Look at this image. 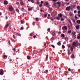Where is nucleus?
Listing matches in <instances>:
<instances>
[{
	"label": "nucleus",
	"mask_w": 80,
	"mask_h": 80,
	"mask_svg": "<svg viewBox=\"0 0 80 80\" xmlns=\"http://www.w3.org/2000/svg\"><path fill=\"white\" fill-rule=\"evenodd\" d=\"M4 73V71L2 69H1L0 70V75H3Z\"/></svg>",
	"instance_id": "obj_1"
},
{
	"label": "nucleus",
	"mask_w": 80,
	"mask_h": 80,
	"mask_svg": "<svg viewBox=\"0 0 80 80\" xmlns=\"http://www.w3.org/2000/svg\"><path fill=\"white\" fill-rule=\"evenodd\" d=\"M9 11H13V7H12V6L11 5L9 6Z\"/></svg>",
	"instance_id": "obj_2"
},
{
	"label": "nucleus",
	"mask_w": 80,
	"mask_h": 80,
	"mask_svg": "<svg viewBox=\"0 0 80 80\" xmlns=\"http://www.w3.org/2000/svg\"><path fill=\"white\" fill-rule=\"evenodd\" d=\"M19 9H20V10L22 12H26V10L24 9L23 8H19Z\"/></svg>",
	"instance_id": "obj_3"
},
{
	"label": "nucleus",
	"mask_w": 80,
	"mask_h": 80,
	"mask_svg": "<svg viewBox=\"0 0 80 80\" xmlns=\"http://www.w3.org/2000/svg\"><path fill=\"white\" fill-rule=\"evenodd\" d=\"M62 29L63 30H67L68 28L66 26H64L63 27H62Z\"/></svg>",
	"instance_id": "obj_4"
},
{
	"label": "nucleus",
	"mask_w": 80,
	"mask_h": 80,
	"mask_svg": "<svg viewBox=\"0 0 80 80\" xmlns=\"http://www.w3.org/2000/svg\"><path fill=\"white\" fill-rule=\"evenodd\" d=\"M77 44L75 42H73L72 43V46L73 47H77Z\"/></svg>",
	"instance_id": "obj_5"
},
{
	"label": "nucleus",
	"mask_w": 80,
	"mask_h": 80,
	"mask_svg": "<svg viewBox=\"0 0 80 80\" xmlns=\"http://www.w3.org/2000/svg\"><path fill=\"white\" fill-rule=\"evenodd\" d=\"M70 9H71V7L70 6H68L66 8V10L67 11H70Z\"/></svg>",
	"instance_id": "obj_6"
},
{
	"label": "nucleus",
	"mask_w": 80,
	"mask_h": 80,
	"mask_svg": "<svg viewBox=\"0 0 80 80\" xmlns=\"http://www.w3.org/2000/svg\"><path fill=\"white\" fill-rule=\"evenodd\" d=\"M68 55H70V54L72 53L70 52V49H68Z\"/></svg>",
	"instance_id": "obj_7"
},
{
	"label": "nucleus",
	"mask_w": 80,
	"mask_h": 80,
	"mask_svg": "<svg viewBox=\"0 0 80 80\" xmlns=\"http://www.w3.org/2000/svg\"><path fill=\"white\" fill-rule=\"evenodd\" d=\"M8 3V2L7 1H5L4 2V5H7Z\"/></svg>",
	"instance_id": "obj_8"
},
{
	"label": "nucleus",
	"mask_w": 80,
	"mask_h": 80,
	"mask_svg": "<svg viewBox=\"0 0 80 80\" xmlns=\"http://www.w3.org/2000/svg\"><path fill=\"white\" fill-rule=\"evenodd\" d=\"M44 5L45 6H48V3L46 2L44 3Z\"/></svg>",
	"instance_id": "obj_9"
},
{
	"label": "nucleus",
	"mask_w": 80,
	"mask_h": 80,
	"mask_svg": "<svg viewBox=\"0 0 80 80\" xmlns=\"http://www.w3.org/2000/svg\"><path fill=\"white\" fill-rule=\"evenodd\" d=\"M33 10V8L31 7V8H28V10L29 11H31V10Z\"/></svg>",
	"instance_id": "obj_10"
},
{
	"label": "nucleus",
	"mask_w": 80,
	"mask_h": 80,
	"mask_svg": "<svg viewBox=\"0 0 80 80\" xmlns=\"http://www.w3.org/2000/svg\"><path fill=\"white\" fill-rule=\"evenodd\" d=\"M76 29L78 30V29H79V28H80V26L79 25H77L76 26Z\"/></svg>",
	"instance_id": "obj_11"
},
{
	"label": "nucleus",
	"mask_w": 80,
	"mask_h": 80,
	"mask_svg": "<svg viewBox=\"0 0 80 80\" xmlns=\"http://www.w3.org/2000/svg\"><path fill=\"white\" fill-rule=\"evenodd\" d=\"M58 16H59V17L62 18V16H63V15H62V14H58Z\"/></svg>",
	"instance_id": "obj_12"
},
{
	"label": "nucleus",
	"mask_w": 80,
	"mask_h": 80,
	"mask_svg": "<svg viewBox=\"0 0 80 80\" xmlns=\"http://www.w3.org/2000/svg\"><path fill=\"white\" fill-rule=\"evenodd\" d=\"M68 22L69 23H70V25H71V26H72V22H71V20H68Z\"/></svg>",
	"instance_id": "obj_13"
},
{
	"label": "nucleus",
	"mask_w": 80,
	"mask_h": 80,
	"mask_svg": "<svg viewBox=\"0 0 80 80\" xmlns=\"http://www.w3.org/2000/svg\"><path fill=\"white\" fill-rule=\"evenodd\" d=\"M56 35V33H55V31H54L52 33V35L53 36H55Z\"/></svg>",
	"instance_id": "obj_14"
},
{
	"label": "nucleus",
	"mask_w": 80,
	"mask_h": 80,
	"mask_svg": "<svg viewBox=\"0 0 80 80\" xmlns=\"http://www.w3.org/2000/svg\"><path fill=\"white\" fill-rule=\"evenodd\" d=\"M14 35H18V36H20V34L17 33V32H15L14 33Z\"/></svg>",
	"instance_id": "obj_15"
},
{
	"label": "nucleus",
	"mask_w": 80,
	"mask_h": 80,
	"mask_svg": "<svg viewBox=\"0 0 80 80\" xmlns=\"http://www.w3.org/2000/svg\"><path fill=\"white\" fill-rule=\"evenodd\" d=\"M65 35L63 34H62L61 35V37L62 38H65Z\"/></svg>",
	"instance_id": "obj_16"
},
{
	"label": "nucleus",
	"mask_w": 80,
	"mask_h": 80,
	"mask_svg": "<svg viewBox=\"0 0 80 80\" xmlns=\"http://www.w3.org/2000/svg\"><path fill=\"white\" fill-rule=\"evenodd\" d=\"M71 58H75V56L73 54H72L71 56Z\"/></svg>",
	"instance_id": "obj_17"
},
{
	"label": "nucleus",
	"mask_w": 80,
	"mask_h": 80,
	"mask_svg": "<svg viewBox=\"0 0 80 80\" xmlns=\"http://www.w3.org/2000/svg\"><path fill=\"white\" fill-rule=\"evenodd\" d=\"M72 37L73 38H76L77 36H76V35H73Z\"/></svg>",
	"instance_id": "obj_18"
},
{
	"label": "nucleus",
	"mask_w": 80,
	"mask_h": 80,
	"mask_svg": "<svg viewBox=\"0 0 80 80\" xmlns=\"http://www.w3.org/2000/svg\"><path fill=\"white\" fill-rule=\"evenodd\" d=\"M27 58L28 60H30V56H28L27 57Z\"/></svg>",
	"instance_id": "obj_19"
},
{
	"label": "nucleus",
	"mask_w": 80,
	"mask_h": 80,
	"mask_svg": "<svg viewBox=\"0 0 80 80\" xmlns=\"http://www.w3.org/2000/svg\"><path fill=\"white\" fill-rule=\"evenodd\" d=\"M75 34H76V32H73L72 33V34L73 35H75Z\"/></svg>",
	"instance_id": "obj_20"
},
{
	"label": "nucleus",
	"mask_w": 80,
	"mask_h": 80,
	"mask_svg": "<svg viewBox=\"0 0 80 80\" xmlns=\"http://www.w3.org/2000/svg\"><path fill=\"white\" fill-rule=\"evenodd\" d=\"M77 23L78 24H80V20H78L77 21Z\"/></svg>",
	"instance_id": "obj_21"
},
{
	"label": "nucleus",
	"mask_w": 80,
	"mask_h": 80,
	"mask_svg": "<svg viewBox=\"0 0 80 80\" xmlns=\"http://www.w3.org/2000/svg\"><path fill=\"white\" fill-rule=\"evenodd\" d=\"M60 17H56V19H57V20H60Z\"/></svg>",
	"instance_id": "obj_22"
},
{
	"label": "nucleus",
	"mask_w": 80,
	"mask_h": 80,
	"mask_svg": "<svg viewBox=\"0 0 80 80\" xmlns=\"http://www.w3.org/2000/svg\"><path fill=\"white\" fill-rule=\"evenodd\" d=\"M21 23L23 24V23H25V22L23 21L22 20H21Z\"/></svg>",
	"instance_id": "obj_23"
},
{
	"label": "nucleus",
	"mask_w": 80,
	"mask_h": 80,
	"mask_svg": "<svg viewBox=\"0 0 80 80\" xmlns=\"http://www.w3.org/2000/svg\"><path fill=\"white\" fill-rule=\"evenodd\" d=\"M20 3L22 5H24V3L22 2H20Z\"/></svg>",
	"instance_id": "obj_24"
},
{
	"label": "nucleus",
	"mask_w": 80,
	"mask_h": 80,
	"mask_svg": "<svg viewBox=\"0 0 80 80\" xmlns=\"http://www.w3.org/2000/svg\"><path fill=\"white\" fill-rule=\"evenodd\" d=\"M58 45L60 46L61 45V43L60 42H59L58 43Z\"/></svg>",
	"instance_id": "obj_25"
},
{
	"label": "nucleus",
	"mask_w": 80,
	"mask_h": 80,
	"mask_svg": "<svg viewBox=\"0 0 80 80\" xmlns=\"http://www.w3.org/2000/svg\"><path fill=\"white\" fill-rule=\"evenodd\" d=\"M77 8H78V9L79 10H80V6H77Z\"/></svg>",
	"instance_id": "obj_26"
},
{
	"label": "nucleus",
	"mask_w": 80,
	"mask_h": 80,
	"mask_svg": "<svg viewBox=\"0 0 80 80\" xmlns=\"http://www.w3.org/2000/svg\"><path fill=\"white\" fill-rule=\"evenodd\" d=\"M47 31L48 32H50V28H48V29Z\"/></svg>",
	"instance_id": "obj_27"
},
{
	"label": "nucleus",
	"mask_w": 80,
	"mask_h": 80,
	"mask_svg": "<svg viewBox=\"0 0 80 80\" xmlns=\"http://www.w3.org/2000/svg\"><path fill=\"white\" fill-rule=\"evenodd\" d=\"M65 75H67L68 74V72L67 71H65Z\"/></svg>",
	"instance_id": "obj_28"
},
{
	"label": "nucleus",
	"mask_w": 80,
	"mask_h": 80,
	"mask_svg": "<svg viewBox=\"0 0 80 80\" xmlns=\"http://www.w3.org/2000/svg\"><path fill=\"white\" fill-rule=\"evenodd\" d=\"M51 47H52L53 48H55V46H54V45H52Z\"/></svg>",
	"instance_id": "obj_29"
},
{
	"label": "nucleus",
	"mask_w": 80,
	"mask_h": 80,
	"mask_svg": "<svg viewBox=\"0 0 80 80\" xmlns=\"http://www.w3.org/2000/svg\"><path fill=\"white\" fill-rule=\"evenodd\" d=\"M70 16L71 17L73 15V14L72 13V12H70Z\"/></svg>",
	"instance_id": "obj_30"
},
{
	"label": "nucleus",
	"mask_w": 80,
	"mask_h": 80,
	"mask_svg": "<svg viewBox=\"0 0 80 80\" xmlns=\"http://www.w3.org/2000/svg\"><path fill=\"white\" fill-rule=\"evenodd\" d=\"M4 58H7V56L6 55H4Z\"/></svg>",
	"instance_id": "obj_31"
},
{
	"label": "nucleus",
	"mask_w": 80,
	"mask_h": 80,
	"mask_svg": "<svg viewBox=\"0 0 80 80\" xmlns=\"http://www.w3.org/2000/svg\"><path fill=\"white\" fill-rule=\"evenodd\" d=\"M16 11H17V12L19 13V10H18V9H16Z\"/></svg>",
	"instance_id": "obj_32"
},
{
	"label": "nucleus",
	"mask_w": 80,
	"mask_h": 80,
	"mask_svg": "<svg viewBox=\"0 0 80 80\" xmlns=\"http://www.w3.org/2000/svg\"><path fill=\"white\" fill-rule=\"evenodd\" d=\"M71 51H73V47H72L71 48V49H70Z\"/></svg>",
	"instance_id": "obj_33"
},
{
	"label": "nucleus",
	"mask_w": 80,
	"mask_h": 80,
	"mask_svg": "<svg viewBox=\"0 0 80 80\" xmlns=\"http://www.w3.org/2000/svg\"><path fill=\"white\" fill-rule=\"evenodd\" d=\"M12 50L14 51V52H16V49H15V48H13Z\"/></svg>",
	"instance_id": "obj_34"
},
{
	"label": "nucleus",
	"mask_w": 80,
	"mask_h": 80,
	"mask_svg": "<svg viewBox=\"0 0 80 80\" xmlns=\"http://www.w3.org/2000/svg\"><path fill=\"white\" fill-rule=\"evenodd\" d=\"M8 26H9V25L8 24H7L6 25L5 27L6 28H7Z\"/></svg>",
	"instance_id": "obj_35"
},
{
	"label": "nucleus",
	"mask_w": 80,
	"mask_h": 80,
	"mask_svg": "<svg viewBox=\"0 0 80 80\" xmlns=\"http://www.w3.org/2000/svg\"><path fill=\"white\" fill-rule=\"evenodd\" d=\"M57 4H58V5H61V2H57Z\"/></svg>",
	"instance_id": "obj_36"
},
{
	"label": "nucleus",
	"mask_w": 80,
	"mask_h": 80,
	"mask_svg": "<svg viewBox=\"0 0 80 80\" xmlns=\"http://www.w3.org/2000/svg\"><path fill=\"white\" fill-rule=\"evenodd\" d=\"M44 16L45 17H47V14H45L44 15Z\"/></svg>",
	"instance_id": "obj_37"
},
{
	"label": "nucleus",
	"mask_w": 80,
	"mask_h": 80,
	"mask_svg": "<svg viewBox=\"0 0 80 80\" xmlns=\"http://www.w3.org/2000/svg\"><path fill=\"white\" fill-rule=\"evenodd\" d=\"M72 21L73 22H74V23H75V20L74 19H72Z\"/></svg>",
	"instance_id": "obj_38"
},
{
	"label": "nucleus",
	"mask_w": 80,
	"mask_h": 80,
	"mask_svg": "<svg viewBox=\"0 0 80 80\" xmlns=\"http://www.w3.org/2000/svg\"><path fill=\"white\" fill-rule=\"evenodd\" d=\"M48 55H46V60H47V59H48Z\"/></svg>",
	"instance_id": "obj_39"
},
{
	"label": "nucleus",
	"mask_w": 80,
	"mask_h": 80,
	"mask_svg": "<svg viewBox=\"0 0 80 80\" xmlns=\"http://www.w3.org/2000/svg\"><path fill=\"white\" fill-rule=\"evenodd\" d=\"M61 21H63L64 20V18H62L61 19Z\"/></svg>",
	"instance_id": "obj_40"
},
{
	"label": "nucleus",
	"mask_w": 80,
	"mask_h": 80,
	"mask_svg": "<svg viewBox=\"0 0 80 80\" xmlns=\"http://www.w3.org/2000/svg\"><path fill=\"white\" fill-rule=\"evenodd\" d=\"M62 48H65V46H64V45H62Z\"/></svg>",
	"instance_id": "obj_41"
},
{
	"label": "nucleus",
	"mask_w": 80,
	"mask_h": 80,
	"mask_svg": "<svg viewBox=\"0 0 80 80\" xmlns=\"http://www.w3.org/2000/svg\"><path fill=\"white\" fill-rule=\"evenodd\" d=\"M20 30H23V27H21L20 28Z\"/></svg>",
	"instance_id": "obj_42"
},
{
	"label": "nucleus",
	"mask_w": 80,
	"mask_h": 80,
	"mask_svg": "<svg viewBox=\"0 0 80 80\" xmlns=\"http://www.w3.org/2000/svg\"><path fill=\"white\" fill-rule=\"evenodd\" d=\"M71 32H72V31H71V30H69L68 32V33L70 34V33H71Z\"/></svg>",
	"instance_id": "obj_43"
},
{
	"label": "nucleus",
	"mask_w": 80,
	"mask_h": 80,
	"mask_svg": "<svg viewBox=\"0 0 80 80\" xmlns=\"http://www.w3.org/2000/svg\"><path fill=\"white\" fill-rule=\"evenodd\" d=\"M68 71H69V72H70L71 71V69H70V68H69L68 69Z\"/></svg>",
	"instance_id": "obj_44"
},
{
	"label": "nucleus",
	"mask_w": 80,
	"mask_h": 80,
	"mask_svg": "<svg viewBox=\"0 0 80 80\" xmlns=\"http://www.w3.org/2000/svg\"><path fill=\"white\" fill-rule=\"evenodd\" d=\"M65 40L66 41H67V40H68V38H66Z\"/></svg>",
	"instance_id": "obj_45"
},
{
	"label": "nucleus",
	"mask_w": 80,
	"mask_h": 80,
	"mask_svg": "<svg viewBox=\"0 0 80 80\" xmlns=\"http://www.w3.org/2000/svg\"><path fill=\"white\" fill-rule=\"evenodd\" d=\"M77 38H78V39H80V36H78L77 37Z\"/></svg>",
	"instance_id": "obj_46"
},
{
	"label": "nucleus",
	"mask_w": 80,
	"mask_h": 80,
	"mask_svg": "<svg viewBox=\"0 0 80 80\" xmlns=\"http://www.w3.org/2000/svg\"><path fill=\"white\" fill-rule=\"evenodd\" d=\"M50 20H51L52 21H53V19L52 18H50Z\"/></svg>",
	"instance_id": "obj_47"
},
{
	"label": "nucleus",
	"mask_w": 80,
	"mask_h": 80,
	"mask_svg": "<svg viewBox=\"0 0 80 80\" xmlns=\"http://www.w3.org/2000/svg\"><path fill=\"white\" fill-rule=\"evenodd\" d=\"M75 7H76V6L75 5H74L72 6L73 8H75Z\"/></svg>",
	"instance_id": "obj_48"
},
{
	"label": "nucleus",
	"mask_w": 80,
	"mask_h": 80,
	"mask_svg": "<svg viewBox=\"0 0 80 80\" xmlns=\"http://www.w3.org/2000/svg\"><path fill=\"white\" fill-rule=\"evenodd\" d=\"M36 21H38V18H36Z\"/></svg>",
	"instance_id": "obj_49"
},
{
	"label": "nucleus",
	"mask_w": 80,
	"mask_h": 80,
	"mask_svg": "<svg viewBox=\"0 0 80 80\" xmlns=\"http://www.w3.org/2000/svg\"><path fill=\"white\" fill-rule=\"evenodd\" d=\"M39 7H42V4H41L39 5Z\"/></svg>",
	"instance_id": "obj_50"
},
{
	"label": "nucleus",
	"mask_w": 80,
	"mask_h": 80,
	"mask_svg": "<svg viewBox=\"0 0 80 80\" xmlns=\"http://www.w3.org/2000/svg\"><path fill=\"white\" fill-rule=\"evenodd\" d=\"M31 2L33 3H34V0H32L31 1Z\"/></svg>",
	"instance_id": "obj_51"
},
{
	"label": "nucleus",
	"mask_w": 80,
	"mask_h": 80,
	"mask_svg": "<svg viewBox=\"0 0 80 80\" xmlns=\"http://www.w3.org/2000/svg\"><path fill=\"white\" fill-rule=\"evenodd\" d=\"M12 37H13L14 39L15 38V35H13Z\"/></svg>",
	"instance_id": "obj_52"
},
{
	"label": "nucleus",
	"mask_w": 80,
	"mask_h": 80,
	"mask_svg": "<svg viewBox=\"0 0 80 80\" xmlns=\"http://www.w3.org/2000/svg\"><path fill=\"white\" fill-rule=\"evenodd\" d=\"M78 14H80V10H79V11H78Z\"/></svg>",
	"instance_id": "obj_53"
},
{
	"label": "nucleus",
	"mask_w": 80,
	"mask_h": 80,
	"mask_svg": "<svg viewBox=\"0 0 80 80\" xmlns=\"http://www.w3.org/2000/svg\"><path fill=\"white\" fill-rule=\"evenodd\" d=\"M74 13H77V11L76 10H75L74 11Z\"/></svg>",
	"instance_id": "obj_54"
},
{
	"label": "nucleus",
	"mask_w": 80,
	"mask_h": 80,
	"mask_svg": "<svg viewBox=\"0 0 80 80\" xmlns=\"http://www.w3.org/2000/svg\"><path fill=\"white\" fill-rule=\"evenodd\" d=\"M54 39V38H53V37H52V38H51V40H53Z\"/></svg>",
	"instance_id": "obj_55"
},
{
	"label": "nucleus",
	"mask_w": 80,
	"mask_h": 80,
	"mask_svg": "<svg viewBox=\"0 0 80 80\" xmlns=\"http://www.w3.org/2000/svg\"><path fill=\"white\" fill-rule=\"evenodd\" d=\"M6 20H7L8 19V17H7V16H6Z\"/></svg>",
	"instance_id": "obj_56"
},
{
	"label": "nucleus",
	"mask_w": 80,
	"mask_h": 80,
	"mask_svg": "<svg viewBox=\"0 0 80 80\" xmlns=\"http://www.w3.org/2000/svg\"><path fill=\"white\" fill-rule=\"evenodd\" d=\"M52 1H53V2H57V0H52Z\"/></svg>",
	"instance_id": "obj_57"
},
{
	"label": "nucleus",
	"mask_w": 80,
	"mask_h": 80,
	"mask_svg": "<svg viewBox=\"0 0 80 80\" xmlns=\"http://www.w3.org/2000/svg\"><path fill=\"white\" fill-rule=\"evenodd\" d=\"M16 4H17V5H18V4H19V2H17L16 3Z\"/></svg>",
	"instance_id": "obj_58"
},
{
	"label": "nucleus",
	"mask_w": 80,
	"mask_h": 80,
	"mask_svg": "<svg viewBox=\"0 0 80 80\" xmlns=\"http://www.w3.org/2000/svg\"><path fill=\"white\" fill-rule=\"evenodd\" d=\"M41 3L42 4L43 3V1H41Z\"/></svg>",
	"instance_id": "obj_59"
},
{
	"label": "nucleus",
	"mask_w": 80,
	"mask_h": 80,
	"mask_svg": "<svg viewBox=\"0 0 80 80\" xmlns=\"http://www.w3.org/2000/svg\"><path fill=\"white\" fill-rule=\"evenodd\" d=\"M35 22H33V23H32V25H35Z\"/></svg>",
	"instance_id": "obj_60"
},
{
	"label": "nucleus",
	"mask_w": 80,
	"mask_h": 80,
	"mask_svg": "<svg viewBox=\"0 0 80 80\" xmlns=\"http://www.w3.org/2000/svg\"><path fill=\"white\" fill-rule=\"evenodd\" d=\"M37 3V4H39L40 3V2L38 1Z\"/></svg>",
	"instance_id": "obj_61"
},
{
	"label": "nucleus",
	"mask_w": 80,
	"mask_h": 80,
	"mask_svg": "<svg viewBox=\"0 0 80 80\" xmlns=\"http://www.w3.org/2000/svg\"><path fill=\"white\" fill-rule=\"evenodd\" d=\"M33 35V33H31L30 34V36H32V35Z\"/></svg>",
	"instance_id": "obj_62"
},
{
	"label": "nucleus",
	"mask_w": 80,
	"mask_h": 80,
	"mask_svg": "<svg viewBox=\"0 0 80 80\" xmlns=\"http://www.w3.org/2000/svg\"><path fill=\"white\" fill-rule=\"evenodd\" d=\"M46 72L47 73L48 72V70H46Z\"/></svg>",
	"instance_id": "obj_63"
},
{
	"label": "nucleus",
	"mask_w": 80,
	"mask_h": 80,
	"mask_svg": "<svg viewBox=\"0 0 80 80\" xmlns=\"http://www.w3.org/2000/svg\"><path fill=\"white\" fill-rule=\"evenodd\" d=\"M75 18H77V16H75Z\"/></svg>",
	"instance_id": "obj_64"
}]
</instances>
